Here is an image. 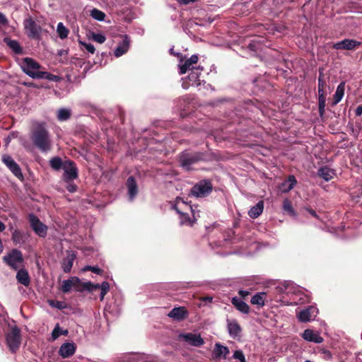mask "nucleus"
<instances>
[{"instance_id": "nucleus-1", "label": "nucleus", "mask_w": 362, "mask_h": 362, "mask_svg": "<svg viewBox=\"0 0 362 362\" xmlns=\"http://www.w3.org/2000/svg\"><path fill=\"white\" fill-rule=\"evenodd\" d=\"M33 144L42 152H47L51 149V139L48 131L44 124H37L32 133L31 136Z\"/></svg>"}, {"instance_id": "nucleus-2", "label": "nucleus", "mask_w": 362, "mask_h": 362, "mask_svg": "<svg viewBox=\"0 0 362 362\" xmlns=\"http://www.w3.org/2000/svg\"><path fill=\"white\" fill-rule=\"evenodd\" d=\"M99 288L101 290L100 296V300H103L110 288V285L107 281H103L101 284H93L90 281L81 282L78 279V282L76 283L74 286V289L78 292H82L83 291L91 292Z\"/></svg>"}, {"instance_id": "nucleus-3", "label": "nucleus", "mask_w": 362, "mask_h": 362, "mask_svg": "<svg viewBox=\"0 0 362 362\" xmlns=\"http://www.w3.org/2000/svg\"><path fill=\"white\" fill-rule=\"evenodd\" d=\"M213 186L211 181L203 180L194 185L190 194L197 198H203L207 197L212 192Z\"/></svg>"}, {"instance_id": "nucleus-4", "label": "nucleus", "mask_w": 362, "mask_h": 362, "mask_svg": "<svg viewBox=\"0 0 362 362\" xmlns=\"http://www.w3.org/2000/svg\"><path fill=\"white\" fill-rule=\"evenodd\" d=\"M203 69V67L201 66H197L196 68H193L187 77L182 78V88L187 89L189 86H199L202 81L201 79V75Z\"/></svg>"}, {"instance_id": "nucleus-5", "label": "nucleus", "mask_w": 362, "mask_h": 362, "mask_svg": "<svg viewBox=\"0 0 362 362\" xmlns=\"http://www.w3.org/2000/svg\"><path fill=\"white\" fill-rule=\"evenodd\" d=\"M172 208L179 214L181 217V224H185L189 222L188 211H192V206L188 204L187 202H185L183 199L177 197L174 204L172 205Z\"/></svg>"}, {"instance_id": "nucleus-6", "label": "nucleus", "mask_w": 362, "mask_h": 362, "mask_svg": "<svg viewBox=\"0 0 362 362\" xmlns=\"http://www.w3.org/2000/svg\"><path fill=\"white\" fill-rule=\"evenodd\" d=\"M21 67L27 75L33 78H37L39 73L41 71H40V64L29 57L23 59L21 63Z\"/></svg>"}, {"instance_id": "nucleus-7", "label": "nucleus", "mask_w": 362, "mask_h": 362, "mask_svg": "<svg viewBox=\"0 0 362 362\" xmlns=\"http://www.w3.org/2000/svg\"><path fill=\"white\" fill-rule=\"evenodd\" d=\"M4 262L14 270H17L23 262L22 252L13 249L3 257Z\"/></svg>"}, {"instance_id": "nucleus-8", "label": "nucleus", "mask_w": 362, "mask_h": 362, "mask_svg": "<svg viewBox=\"0 0 362 362\" xmlns=\"http://www.w3.org/2000/svg\"><path fill=\"white\" fill-rule=\"evenodd\" d=\"M23 25L25 33L30 38H40L42 28L32 18L25 19L23 22Z\"/></svg>"}, {"instance_id": "nucleus-9", "label": "nucleus", "mask_w": 362, "mask_h": 362, "mask_svg": "<svg viewBox=\"0 0 362 362\" xmlns=\"http://www.w3.org/2000/svg\"><path fill=\"white\" fill-rule=\"evenodd\" d=\"M6 342L12 352H15L21 344V331L17 327H13L6 334Z\"/></svg>"}, {"instance_id": "nucleus-10", "label": "nucleus", "mask_w": 362, "mask_h": 362, "mask_svg": "<svg viewBox=\"0 0 362 362\" xmlns=\"http://www.w3.org/2000/svg\"><path fill=\"white\" fill-rule=\"evenodd\" d=\"M30 226L35 233L40 237L44 238L47 233V227L42 223L34 214L29 215Z\"/></svg>"}, {"instance_id": "nucleus-11", "label": "nucleus", "mask_w": 362, "mask_h": 362, "mask_svg": "<svg viewBox=\"0 0 362 362\" xmlns=\"http://www.w3.org/2000/svg\"><path fill=\"white\" fill-rule=\"evenodd\" d=\"M318 313V309L315 306H309L296 315L298 320L301 322H307L313 320Z\"/></svg>"}, {"instance_id": "nucleus-12", "label": "nucleus", "mask_w": 362, "mask_h": 362, "mask_svg": "<svg viewBox=\"0 0 362 362\" xmlns=\"http://www.w3.org/2000/svg\"><path fill=\"white\" fill-rule=\"evenodd\" d=\"M202 159V155L201 153H184L180 156V162L183 168H186L187 170H189L190 166L192 164L197 163V161Z\"/></svg>"}, {"instance_id": "nucleus-13", "label": "nucleus", "mask_w": 362, "mask_h": 362, "mask_svg": "<svg viewBox=\"0 0 362 362\" xmlns=\"http://www.w3.org/2000/svg\"><path fill=\"white\" fill-rule=\"evenodd\" d=\"M179 338L192 346L199 347L204 344V340L199 334H180Z\"/></svg>"}, {"instance_id": "nucleus-14", "label": "nucleus", "mask_w": 362, "mask_h": 362, "mask_svg": "<svg viewBox=\"0 0 362 362\" xmlns=\"http://www.w3.org/2000/svg\"><path fill=\"white\" fill-rule=\"evenodd\" d=\"M198 62V56L196 54L192 55L189 59H186L185 61L180 60L179 63V73L180 74H184L187 73V71H192V69L193 68H196Z\"/></svg>"}, {"instance_id": "nucleus-15", "label": "nucleus", "mask_w": 362, "mask_h": 362, "mask_svg": "<svg viewBox=\"0 0 362 362\" xmlns=\"http://www.w3.org/2000/svg\"><path fill=\"white\" fill-rule=\"evenodd\" d=\"M198 62V56L196 54L192 55L189 59H186L185 61L180 60L179 63V73L180 74H184L187 73V71H192V69L193 68H196Z\"/></svg>"}, {"instance_id": "nucleus-16", "label": "nucleus", "mask_w": 362, "mask_h": 362, "mask_svg": "<svg viewBox=\"0 0 362 362\" xmlns=\"http://www.w3.org/2000/svg\"><path fill=\"white\" fill-rule=\"evenodd\" d=\"M2 160L16 177L20 179L23 178V174L21 168L10 156L4 155L2 157Z\"/></svg>"}, {"instance_id": "nucleus-17", "label": "nucleus", "mask_w": 362, "mask_h": 362, "mask_svg": "<svg viewBox=\"0 0 362 362\" xmlns=\"http://www.w3.org/2000/svg\"><path fill=\"white\" fill-rule=\"evenodd\" d=\"M64 178L66 181L73 180L78 177V170L74 162L66 160L64 162Z\"/></svg>"}, {"instance_id": "nucleus-18", "label": "nucleus", "mask_w": 362, "mask_h": 362, "mask_svg": "<svg viewBox=\"0 0 362 362\" xmlns=\"http://www.w3.org/2000/svg\"><path fill=\"white\" fill-rule=\"evenodd\" d=\"M361 42L354 40L345 39L333 45L335 49L352 50L359 46Z\"/></svg>"}, {"instance_id": "nucleus-19", "label": "nucleus", "mask_w": 362, "mask_h": 362, "mask_svg": "<svg viewBox=\"0 0 362 362\" xmlns=\"http://www.w3.org/2000/svg\"><path fill=\"white\" fill-rule=\"evenodd\" d=\"M302 337L308 341L321 344L324 339L320 336V332H315L313 329H307L302 334Z\"/></svg>"}, {"instance_id": "nucleus-20", "label": "nucleus", "mask_w": 362, "mask_h": 362, "mask_svg": "<svg viewBox=\"0 0 362 362\" xmlns=\"http://www.w3.org/2000/svg\"><path fill=\"white\" fill-rule=\"evenodd\" d=\"M130 46V40L127 35H124L123 40L119 42L115 49L114 54L116 57H119L127 52Z\"/></svg>"}, {"instance_id": "nucleus-21", "label": "nucleus", "mask_w": 362, "mask_h": 362, "mask_svg": "<svg viewBox=\"0 0 362 362\" xmlns=\"http://www.w3.org/2000/svg\"><path fill=\"white\" fill-rule=\"evenodd\" d=\"M75 351L76 346L74 344L66 342L60 346L59 354L63 358H66L73 356Z\"/></svg>"}, {"instance_id": "nucleus-22", "label": "nucleus", "mask_w": 362, "mask_h": 362, "mask_svg": "<svg viewBox=\"0 0 362 362\" xmlns=\"http://www.w3.org/2000/svg\"><path fill=\"white\" fill-rule=\"evenodd\" d=\"M227 327L230 336L233 338L238 337L241 332V327L235 320H227Z\"/></svg>"}, {"instance_id": "nucleus-23", "label": "nucleus", "mask_w": 362, "mask_h": 362, "mask_svg": "<svg viewBox=\"0 0 362 362\" xmlns=\"http://www.w3.org/2000/svg\"><path fill=\"white\" fill-rule=\"evenodd\" d=\"M187 315V311L184 307L175 308L168 313V316L175 320H182Z\"/></svg>"}, {"instance_id": "nucleus-24", "label": "nucleus", "mask_w": 362, "mask_h": 362, "mask_svg": "<svg viewBox=\"0 0 362 362\" xmlns=\"http://www.w3.org/2000/svg\"><path fill=\"white\" fill-rule=\"evenodd\" d=\"M229 354V349L227 346H223L219 343H216L213 351L214 357L215 358H221V357L226 358Z\"/></svg>"}, {"instance_id": "nucleus-25", "label": "nucleus", "mask_w": 362, "mask_h": 362, "mask_svg": "<svg viewBox=\"0 0 362 362\" xmlns=\"http://www.w3.org/2000/svg\"><path fill=\"white\" fill-rule=\"evenodd\" d=\"M128 187V194L130 200H133L136 197L138 189L136 182L133 177H129L127 181Z\"/></svg>"}, {"instance_id": "nucleus-26", "label": "nucleus", "mask_w": 362, "mask_h": 362, "mask_svg": "<svg viewBox=\"0 0 362 362\" xmlns=\"http://www.w3.org/2000/svg\"><path fill=\"white\" fill-rule=\"evenodd\" d=\"M75 258V254L73 252H69L68 255L63 259L62 267L64 272L68 273L71 271Z\"/></svg>"}, {"instance_id": "nucleus-27", "label": "nucleus", "mask_w": 362, "mask_h": 362, "mask_svg": "<svg viewBox=\"0 0 362 362\" xmlns=\"http://www.w3.org/2000/svg\"><path fill=\"white\" fill-rule=\"evenodd\" d=\"M334 174V171L327 166L320 168L317 171V175L326 182L331 180Z\"/></svg>"}, {"instance_id": "nucleus-28", "label": "nucleus", "mask_w": 362, "mask_h": 362, "mask_svg": "<svg viewBox=\"0 0 362 362\" xmlns=\"http://www.w3.org/2000/svg\"><path fill=\"white\" fill-rule=\"evenodd\" d=\"M296 182L295 177L293 175H290L286 180L281 183L280 185V189L282 192H288L294 187Z\"/></svg>"}, {"instance_id": "nucleus-29", "label": "nucleus", "mask_w": 362, "mask_h": 362, "mask_svg": "<svg viewBox=\"0 0 362 362\" xmlns=\"http://www.w3.org/2000/svg\"><path fill=\"white\" fill-rule=\"evenodd\" d=\"M232 303L239 311L243 313L247 314L250 311L248 305L239 298H233Z\"/></svg>"}, {"instance_id": "nucleus-30", "label": "nucleus", "mask_w": 362, "mask_h": 362, "mask_svg": "<svg viewBox=\"0 0 362 362\" xmlns=\"http://www.w3.org/2000/svg\"><path fill=\"white\" fill-rule=\"evenodd\" d=\"M344 91H345V82H341L336 90V92L333 97V103L332 105H335L338 104L341 99L343 98L344 95Z\"/></svg>"}, {"instance_id": "nucleus-31", "label": "nucleus", "mask_w": 362, "mask_h": 362, "mask_svg": "<svg viewBox=\"0 0 362 362\" xmlns=\"http://www.w3.org/2000/svg\"><path fill=\"white\" fill-rule=\"evenodd\" d=\"M263 209L264 202L259 201L256 205H255L250 209L248 214L251 218H256L262 213Z\"/></svg>"}, {"instance_id": "nucleus-32", "label": "nucleus", "mask_w": 362, "mask_h": 362, "mask_svg": "<svg viewBox=\"0 0 362 362\" xmlns=\"http://www.w3.org/2000/svg\"><path fill=\"white\" fill-rule=\"evenodd\" d=\"M17 281L23 286H28L30 284V276L28 272L23 269H20L16 274Z\"/></svg>"}, {"instance_id": "nucleus-33", "label": "nucleus", "mask_w": 362, "mask_h": 362, "mask_svg": "<svg viewBox=\"0 0 362 362\" xmlns=\"http://www.w3.org/2000/svg\"><path fill=\"white\" fill-rule=\"evenodd\" d=\"M78 282V277H72L70 279L64 280L62 282V291L63 293H68L71 288H74V286L76 283Z\"/></svg>"}, {"instance_id": "nucleus-34", "label": "nucleus", "mask_w": 362, "mask_h": 362, "mask_svg": "<svg viewBox=\"0 0 362 362\" xmlns=\"http://www.w3.org/2000/svg\"><path fill=\"white\" fill-rule=\"evenodd\" d=\"M266 296L267 294L264 292L257 293L252 296L250 302L253 305H257L258 306L262 307L264 305Z\"/></svg>"}, {"instance_id": "nucleus-35", "label": "nucleus", "mask_w": 362, "mask_h": 362, "mask_svg": "<svg viewBox=\"0 0 362 362\" xmlns=\"http://www.w3.org/2000/svg\"><path fill=\"white\" fill-rule=\"evenodd\" d=\"M4 41L6 43V45L9 47V48L13 51L14 53L18 54L22 53V48L18 41L7 38H5Z\"/></svg>"}, {"instance_id": "nucleus-36", "label": "nucleus", "mask_w": 362, "mask_h": 362, "mask_svg": "<svg viewBox=\"0 0 362 362\" xmlns=\"http://www.w3.org/2000/svg\"><path fill=\"white\" fill-rule=\"evenodd\" d=\"M57 33L59 35V37L62 39H66L68 37V35L69 33V30L68 28H66L63 23L60 22L57 24Z\"/></svg>"}, {"instance_id": "nucleus-37", "label": "nucleus", "mask_w": 362, "mask_h": 362, "mask_svg": "<svg viewBox=\"0 0 362 362\" xmlns=\"http://www.w3.org/2000/svg\"><path fill=\"white\" fill-rule=\"evenodd\" d=\"M70 117L71 110L68 108H61L57 112V119L61 122L66 121Z\"/></svg>"}, {"instance_id": "nucleus-38", "label": "nucleus", "mask_w": 362, "mask_h": 362, "mask_svg": "<svg viewBox=\"0 0 362 362\" xmlns=\"http://www.w3.org/2000/svg\"><path fill=\"white\" fill-rule=\"evenodd\" d=\"M49 163L50 166L56 170L64 168V162H62V159L59 157L52 158L50 160Z\"/></svg>"}, {"instance_id": "nucleus-39", "label": "nucleus", "mask_w": 362, "mask_h": 362, "mask_svg": "<svg viewBox=\"0 0 362 362\" xmlns=\"http://www.w3.org/2000/svg\"><path fill=\"white\" fill-rule=\"evenodd\" d=\"M37 78H45L50 81H58L59 77L47 71H40Z\"/></svg>"}, {"instance_id": "nucleus-40", "label": "nucleus", "mask_w": 362, "mask_h": 362, "mask_svg": "<svg viewBox=\"0 0 362 362\" xmlns=\"http://www.w3.org/2000/svg\"><path fill=\"white\" fill-rule=\"evenodd\" d=\"M90 38L100 44L104 43L106 40V37L103 34L94 32L90 33Z\"/></svg>"}, {"instance_id": "nucleus-41", "label": "nucleus", "mask_w": 362, "mask_h": 362, "mask_svg": "<svg viewBox=\"0 0 362 362\" xmlns=\"http://www.w3.org/2000/svg\"><path fill=\"white\" fill-rule=\"evenodd\" d=\"M90 16L93 18H94L97 21H103L105 18V13L97 9V8H93L90 11Z\"/></svg>"}, {"instance_id": "nucleus-42", "label": "nucleus", "mask_w": 362, "mask_h": 362, "mask_svg": "<svg viewBox=\"0 0 362 362\" xmlns=\"http://www.w3.org/2000/svg\"><path fill=\"white\" fill-rule=\"evenodd\" d=\"M68 334V331L66 329L62 330L59 325L57 324L56 327L54 328L52 332V337L53 340L57 339L60 335H66Z\"/></svg>"}, {"instance_id": "nucleus-43", "label": "nucleus", "mask_w": 362, "mask_h": 362, "mask_svg": "<svg viewBox=\"0 0 362 362\" xmlns=\"http://www.w3.org/2000/svg\"><path fill=\"white\" fill-rule=\"evenodd\" d=\"M23 234L18 230H15L12 234V240L15 243H21L23 241Z\"/></svg>"}, {"instance_id": "nucleus-44", "label": "nucleus", "mask_w": 362, "mask_h": 362, "mask_svg": "<svg viewBox=\"0 0 362 362\" xmlns=\"http://www.w3.org/2000/svg\"><path fill=\"white\" fill-rule=\"evenodd\" d=\"M78 43L80 45H81L83 48L89 53L90 54H94L95 53V47L93 45L90 44V43H87V42H85L83 41H81V40H79L78 41Z\"/></svg>"}, {"instance_id": "nucleus-45", "label": "nucleus", "mask_w": 362, "mask_h": 362, "mask_svg": "<svg viewBox=\"0 0 362 362\" xmlns=\"http://www.w3.org/2000/svg\"><path fill=\"white\" fill-rule=\"evenodd\" d=\"M284 210L288 212L291 215H295V211L289 200L285 199L283 203Z\"/></svg>"}, {"instance_id": "nucleus-46", "label": "nucleus", "mask_w": 362, "mask_h": 362, "mask_svg": "<svg viewBox=\"0 0 362 362\" xmlns=\"http://www.w3.org/2000/svg\"><path fill=\"white\" fill-rule=\"evenodd\" d=\"M233 356L234 358L239 360L240 362H245L244 354L241 350L235 351Z\"/></svg>"}, {"instance_id": "nucleus-47", "label": "nucleus", "mask_w": 362, "mask_h": 362, "mask_svg": "<svg viewBox=\"0 0 362 362\" xmlns=\"http://www.w3.org/2000/svg\"><path fill=\"white\" fill-rule=\"evenodd\" d=\"M320 353L321 354L322 358L325 360H330L332 358V355L329 350L321 349L320 350Z\"/></svg>"}, {"instance_id": "nucleus-48", "label": "nucleus", "mask_w": 362, "mask_h": 362, "mask_svg": "<svg viewBox=\"0 0 362 362\" xmlns=\"http://www.w3.org/2000/svg\"><path fill=\"white\" fill-rule=\"evenodd\" d=\"M83 271H91L95 274H101L103 272V270L100 269L98 267H91V266H86L83 269Z\"/></svg>"}, {"instance_id": "nucleus-49", "label": "nucleus", "mask_w": 362, "mask_h": 362, "mask_svg": "<svg viewBox=\"0 0 362 362\" xmlns=\"http://www.w3.org/2000/svg\"><path fill=\"white\" fill-rule=\"evenodd\" d=\"M325 98H319V111L320 115H322L325 111Z\"/></svg>"}, {"instance_id": "nucleus-50", "label": "nucleus", "mask_w": 362, "mask_h": 362, "mask_svg": "<svg viewBox=\"0 0 362 362\" xmlns=\"http://www.w3.org/2000/svg\"><path fill=\"white\" fill-rule=\"evenodd\" d=\"M49 304L51 306L57 308L59 309H62L63 308L62 302L61 301L49 300Z\"/></svg>"}, {"instance_id": "nucleus-51", "label": "nucleus", "mask_w": 362, "mask_h": 362, "mask_svg": "<svg viewBox=\"0 0 362 362\" xmlns=\"http://www.w3.org/2000/svg\"><path fill=\"white\" fill-rule=\"evenodd\" d=\"M0 23L5 25L8 23V20L3 13L0 12Z\"/></svg>"}, {"instance_id": "nucleus-52", "label": "nucleus", "mask_w": 362, "mask_h": 362, "mask_svg": "<svg viewBox=\"0 0 362 362\" xmlns=\"http://www.w3.org/2000/svg\"><path fill=\"white\" fill-rule=\"evenodd\" d=\"M325 86V80L321 77V75L318 78V88H324Z\"/></svg>"}, {"instance_id": "nucleus-53", "label": "nucleus", "mask_w": 362, "mask_h": 362, "mask_svg": "<svg viewBox=\"0 0 362 362\" xmlns=\"http://www.w3.org/2000/svg\"><path fill=\"white\" fill-rule=\"evenodd\" d=\"M66 189L69 192H74L76 190V186L73 184H69Z\"/></svg>"}, {"instance_id": "nucleus-54", "label": "nucleus", "mask_w": 362, "mask_h": 362, "mask_svg": "<svg viewBox=\"0 0 362 362\" xmlns=\"http://www.w3.org/2000/svg\"><path fill=\"white\" fill-rule=\"evenodd\" d=\"M180 4L187 5L190 3H194L197 0H177Z\"/></svg>"}, {"instance_id": "nucleus-55", "label": "nucleus", "mask_w": 362, "mask_h": 362, "mask_svg": "<svg viewBox=\"0 0 362 362\" xmlns=\"http://www.w3.org/2000/svg\"><path fill=\"white\" fill-rule=\"evenodd\" d=\"M213 298L211 296H206V297H202L200 298L202 301L206 302V303H211L212 301Z\"/></svg>"}, {"instance_id": "nucleus-56", "label": "nucleus", "mask_w": 362, "mask_h": 362, "mask_svg": "<svg viewBox=\"0 0 362 362\" xmlns=\"http://www.w3.org/2000/svg\"><path fill=\"white\" fill-rule=\"evenodd\" d=\"M318 95L319 98H325L324 88H318Z\"/></svg>"}, {"instance_id": "nucleus-57", "label": "nucleus", "mask_w": 362, "mask_h": 362, "mask_svg": "<svg viewBox=\"0 0 362 362\" xmlns=\"http://www.w3.org/2000/svg\"><path fill=\"white\" fill-rule=\"evenodd\" d=\"M239 295L243 298H245L249 295V292L244 290L239 291Z\"/></svg>"}, {"instance_id": "nucleus-58", "label": "nucleus", "mask_w": 362, "mask_h": 362, "mask_svg": "<svg viewBox=\"0 0 362 362\" xmlns=\"http://www.w3.org/2000/svg\"><path fill=\"white\" fill-rule=\"evenodd\" d=\"M356 115L360 116L362 115V105L357 107L356 110Z\"/></svg>"}, {"instance_id": "nucleus-59", "label": "nucleus", "mask_w": 362, "mask_h": 362, "mask_svg": "<svg viewBox=\"0 0 362 362\" xmlns=\"http://www.w3.org/2000/svg\"><path fill=\"white\" fill-rule=\"evenodd\" d=\"M307 210H308V212H309V213H310L313 216H314V217H315V218H317V217H318V216H317V214H316V212H315L314 210H313V209H307Z\"/></svg>"}, {"instance_id": "nucleus-60", "label": "nucleus", "mask_w": 362, "mask_h": 362, "mask_svg": "<svg viewBox=\"0 0 362 362\" xmlns=\"http://www.w3.org/2000/svg\"><path fill=\"white\" fill-rule=\"evenodd\" d=\"M6 226L3 222L0 221V232H2L5 230Z\"/></svg>"}, {"instance_id": "nucleus-61", "label": "nucleus", "mask_w": 362, "mask_h": 362, "mask_svg": "<svg viewBox=\"0 0 362 362\" xmlns=\"http://www.w3.org/2000/svg\"><path fill=\"white\" fill-rule=\"evenodd\" d=\"M304 301H305V300L303 299V298L300 297V298H299V303H303ZM297 303H298V302H294V303H293V304H297Z\"/></svg>"}, {"instance_id": "nucleus-62", "label": "nucleus", "mask_w": 362, "mask_h": 362, "mask_svg": "<svg viewBox=\"0 0 362 362\" xmlns=\"http://www.w3.org/2000/svg\"><path fill=\"white\" fill-rule=\"evenodd\" d=\"M170 52L171 53L174 52V50H173V49H170Z\"/></svg>"}, {"instance_id": "nucleus-63", "label": "nucleus", "mask_w": 362, "mask_h": 362, "mask_svg": "<svg viewBox=\"0 0 362 362\" xmlns=\"http://www.w3.org/2000/svg\"><path fill=\"white\" fill-rule=\"evenodd\" d=\"M170 52L171 53L174 52V50H173V49H170Z\"/></svg>"}]
</instances>
